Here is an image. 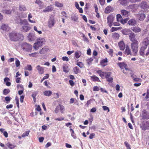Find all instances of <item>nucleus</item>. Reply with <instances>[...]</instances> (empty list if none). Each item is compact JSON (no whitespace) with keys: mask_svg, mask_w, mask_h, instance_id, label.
Segmentation results:
<instances>
[{"mask_svg":"<svg viewBox=\"0 0 149 149\" xmlns=\"http://www.w3.org/2000/svg\"><path fill=\"white\" fill-rule=\"evenodd\" d=\"M97 72L99 74L100 76L102 79H103L104 77H105L106 78H107L108 77H110L111 73L110 72H102L101 70L97 71Z\"/></svg>","mask_w":149,"mask_h":149,"instance_id":"obj_3","label":"nucleus"},{"mask_svg":"<svg viewBox=\"0 0 149 149\" xmlns=\"http://www.w3.org/2000/svg\"><path fill=\"white\" fill-rule=\"evenodd\" d=\"M1 28L4 30H8L9 29L7 24H3L1 26Z\"/></svg>","mask_w":149,"mask_h":149,"instance_id":"obj_37","label":"nucleus"},{"mask_svg":"<svg viewBox=\"0 0 149 149\" xmlns=\"http://www.w3.org/2000/svg\"><path fill=\"white\" fill-rule=\"evenodd\" d=\"M127 19H122L121 23L123 24H124L127 22Z\"/></svg>","mask_w":149,"mask_h":149,"instance_id":"obj_58","label":"nucleus"},{"mask_svg":"<svg viewBox=\"0 0 149 149\" xmlns=\"http://www.w3.org/2000/svg\"><path fill=\"white\" fill-rule=\"evenodd\" d=\"M81 55V52L79 51H76L75 53V57L77 58H79Z\"/></svg>","mask_w":149,"mask_h":149,"instance_id":"obj_34","label":"nucleus"},{"mask_svg":"<svg viewBox=\"0 0 149 149\" xmlns=\"http://www.w3.org/2000/svg\"><path fill=\"white\" fill-rule=\"evenodd\" d=\"M142 129L144 130L149 129V121H146L142 127Z\"/></svg>","mask_w":149,"mask_h":149,"instance_id":"obj_22","label":"nucleus"},{"mask_svg":"<svg viewBox=\"0 0 149 149\" xmlns=\"http://www.w3.org/2000/svg\"><path fill=\"white\" fill-rule=\"evenodd\" d=\"M60 108L61 113H63L65 109L64 107L62 105H60Z\"/></svg>","mask_w":149,"mask_h":149,"instance_id":"obj_54","label":"nucleus"},{"mask_svg":"<svg viewBox=\"0 0 149 149\" xmlns=\"http://www.w3.org/2000/svg\"><path fill=\"white\" fill-rule=\"evenodd\" d=\"M21 25H28L29 24L27 20L26 19H24L23 20H20L19 21Z\"/></svg>","mask_w":149,"mask_h":149,"instance_id":"obj_32","label":"nucleus"},{"mask_svg":"<svg viewBox=\"0 0 149 149\" xmlns=\"http://www.w3.org/2000/svg\"><path fill=\"white\" fill-rule=\"evenodd\" d=\"M118 45L120 50H123L125 47V45L123 41H121L118 43Z\"/></svg>","mask_w":149,"mask_h":149,"instance_id":"obj_16","label":"nucleus"},{"mask_svg":"<svg viewBox=\"0 0 149 149\" xmlns=\"http://www.w3.org/2000/svg\"><path fill=\"white\" fill-rule=\"evenodd\" d=\"M27 16V14L25 13H22L19 14L18 15L17 18L16 17V19L15 18V20L16 22L18 23L20 20L21 18H25Z\"/></svg>","mask_w":149,"mask_h":149,"instance_id":"obj_8","label":"nucleus"},{"mask_svg":"<svg viewBox=\"0 0 149 149\" xmlns=\"http://www.w3.org/2000/svg\"><path fill=\"white\" fill-rule=\"evenodd\" d=\"M146 99H148L149 98V89L147 91V93L146 95Z\"/></svg>","mask_w":149,"mask_h":149,"instance_id":"obj_64","label":"nucleus"},{"mask_svg":"<svg viewBox=\"0 0 149 149\" xmlns=\"http://www.w3.org/2000/svg\"><path fill=\"white\" fill-rule=\"evenodd\" d=\"M125 53L127 54V55H131V54L130 49L128 46L126 47Z\"/></svg>","mask_w":149,"mask_h":149,"instance_id":"obj_28","label":"nucleus"},{"mask_svg":"<svg viewBox=\"0 0 149 149\" xmlns=\"http://www.w3.org/2000/svg\"><path fill=\"white\" fill-rule=\"evenodd\" d=\"M38 53L35 52L31 54H29V56L31 57H36Z\"/></svg>","mask_w":149,"mask_h":149,"instance_id":"obj_51","label":"nucleus"},{"mask_svg":"<svg viewBox=\"0 0 149 149\" xmlns=\"http://www.w3.org/2000/svg\"><path fill=\"white\" fill-rule=\"evenodd\" d=\"M102 108L104 110V111L108 110L107 112H109V111H110L108 107H107L106 106H102Z\"/></svg>","mask_w":149,"mask_h":149,"instance_id":"obj_56","label":"nucleus"},{"mask_svg":"<svg viewBox=\"0 0 149 149\" xmlns=\"http://www.w3.org/2000/svg\"><path fill=\"white\" fill-rule=\"evenodd\" d=\"M45 40L43 38H40L37 39V42L34 44L33 47L34 49L37 50L40 47L45 43Z\"/></svg>","mask_w":149,"mask_h":149,"instance_id":"obj_2","label":"nucleus"},{"mask_svg":"<svg viewBox=\"0 0 149 149\" xmlns=\"http://www.w3.org/2000/svg\"><path fill=\"white\" fill-rule=\"evenodd\" d=\"M33 29L34 31L37 32L39 34H42V31H38L37 30V28L36 26H34L33 28Z\"/></svg>","mask_w":149,"mask_h":149,"instance_id":"obj_53","label":"nucleus"},{"mask_svg":"<svg viewBox=\"0 0 149 149\" xmlns=\"http://www.w3.org/2000/svg\"><path fill=\"white\" fill-rule=\"evenodd\" d=\"M137 17L140 20H143L146 17L145 14L142 13L137 15Z\"/></svg>","mask_w":149,"mask_h":149,"instance_id":"obj_18","label":"nucleus"},{"mask_svg":"<svg viewBox=\"0 0 149 149\" xmlns=\"http://www.w3.org/2000/svg\"><path fill=\"white\" fill-rule=\"evenodd\" d=\"M125 144L126 147L127 148V149H131L130 145L127 142L124 143Z\"/></svg>","mask_w":149,"mask_h":149,"instance_id":"obj_60","label":"nucleus"},{"mask_svg":"<svg viewBox=\"0 0 149 149\" xmlns=\"http://www.w3.org/2000/svg\"><path fill=\"white\" fill-rule=\"evenodd\" d=\"M53 9V8L51 6H48L43 10V12H48L51 11Z\"/></svg>","mask_w":149,"mask_h":149,"instance_id":"obj_23","label":"nucleus"},{"mask_svg":"<svg viewBox=\"0 0 149 149\" xmlns=\"http://www.w3.org/2000/svg\"><path fill=\"white\" fill-rule=\"evenodd\" d=\"M146 46H143L141 47L139 53L141 56H143L145 54V50L146 48Z\"/></svg>","mask_w":149,"mask_h":149,"instance_id":"obj_15","label":"nucleus"},{"mask_svg":"<svg viewBox=\"0 0 149 149\" xmlns=\"http://www.w3.org/2000/svg\"><path fill=\"white\" fill-rule=\"evenodd\" d=\"M141 8L145 10L149 8V4H147V3L145 1H143L140 4Z\"/></svg>","mask_w":149,"mask_h":149,"instance_id":"obj_11","label":"nucleus"},{"mask_svg":"<svg viewBox=\"0 0 149 149\" xmlns=\"http://www.w3.org/2000/svg\"><path fill=\"white\" fill-rule=\"evenodd\" d=\"M55 6L58 7H61L63 6V4L58 2H56L55 4Z\"/></svg>","mask_w":149,"mask_h":149,"instance_id":"obj_45","label":"nucleus"},{"mask_svg":"<svg viewBox=\"0 0 149 149\" xmlns=\"http://www.w3.org/2000/svg\"><path fill=\"white\" fill-rule=\"evenodd\" d=\"M136 22L134 19H131L128 22V24L130 26H135L136 24Z\"/></svg>","mask_w":149,"mask_h":149,"instance_id":"obj_17","label":"nucleus"},{"mask_svg":"<svg viewBox=\"0 0 149 149\" xmlns=\"http://www.w3.org/2000/svg\"><path fill=\"white\" fill-rule=\"evenodd\" d=\"M131 31L129 29H125L123 30V33L125 35H128L130 34V33Z\"/></svg>","mask_w":149,"mask_h":149,"instance_id":"obj_27","label":"nucleus"},{"mask_svg":"<svg viewBox=\"0 0 149 149\" xmlns=\"http://www.w3.org/2000/svg\"><path fill=\"white\" fill-rule=\"evenodd\" d=\"M10 39L14 41H16L19 39L22 40L23 36L22 35L18 33H13L9 35Z\"/></svg>","mask_w":149,"mask_h":149,"instance_id":"obj_1","label":"nucleus"},{"mask_svg":"<svg viewBox=\"0 0 149 149\" xmlns=\"http://www.w3.org/2000/svg\"><path fill=\"white\" fill-rule=\"evenodd\" d=\"M63 71L66 73H67L69 72L68 67L67 65H64L63 66Z\"/></svg>","mask_w":149,"mask_h":149,"instance_id":"obj_40","label":"nucleus"},{"mask_svg":"<svg viewBox=\"0 0 149 149\" xmlns=\"http://www.w3.org/2000/svg\"><path fill=\"white\" fill-rule=\"evenodd\" d=\"M25 69L29 71H31L32 70V68L31 66L30 65H27V66L25 68Z\"/></svg>","mask_w":149,"mask_h":149,"instance_id":"obj_47","label":"nucleus"},{"mask_svg":"<svg viewBox=\"0 0 149 149\" xmlns=\"http://www.w3.org/2000/svg\"><path fill=\"white\" fill-rule=\"evenodd\" d=\"M118 2L122 5L125 6L127 3V0H118Z\"/></svg>","mask_w":149,"mask_h":149,"instance_id":"obj_24","label":"nucleus"},{"mask_svg":"<svg viewBox=\"0 0 149 149\" xmlns=\"http://www.w3.org/2000/svg\"><path fill=\"white\" fill-rule=\"evenodd\" d=\"M107 62V58H106L101 60L100 62V64L102 66L104 67L107 65V64H105V63H106Z\"/></svg>","mask_w":149,"mask_h":149,"instance_id":"obj_29","label":"nucleus"},{"mask_svg":"<svg viewBox=\"0 0 149 149\" xmlns=\"http://www.w3.org/2000/svg\"><path fill=\"white\" fill-rule=\"evenodd\" d=\"M121 14L123 16L125 17H127L129 16L130 12H129L125 10H122L121 11Z\"/></svg>","mask_w":149,"mask_h":149,"instance_id":"obj_13","label":"nucleus"},{"mask_svg":"<svg viewBox=\"0 0 149 149\" xmlns=\"http://www.w3.org/2000/svg\"><path fill=\"white\" fill-rule=\"evenodd\" d=\"M55 24L54 19L53 18L50 17L48 21V26L49 28L53 27Z\"/></svg>","mask_w":149,"mask_h":149,"instance_id":"obj_10","label":"nucleus"},{"mask_svg":"<svg viewBox=\"0 0 149 149\" xmlns=\"http://www.w3.org/2000/svg\"><path fill=\"white\" fill-rule=\"evenodd\" d=\"M29 131H26L22 135V137H24L26 136H28L29 134Z\"/></svg>","mask_w":149,"mask_h":149,"instance_id":"obj_42","label":"nucleus"},{"mask_svg":"<svg viewBox=\"0 0 149 149\" xmlns=\"http://www.w3.org/2000/svg\"><path fill=\"white\" fill-rule=\"evenodd\" d=\"M70 131L71 132V136L72 137H73L74 138L76 139V136H75V134L74 133V130L72 129H70Z\"/></svg>","mask_w":149,"mask_h":149,"instance_id":"obj_49","label":"nucleus"},{"mask_svg":"<svg viewBox=\"0 0 149 149\" xmlns=\"http://www.w3.org/2000/svg\"><path fill=\"white\" fill-rule=\"evenodd\" d=\"M111 6H109L107 7L105 9L104 12L106 13H108L111 12Z\"/></svg>","mask_w":149,"mask_h":149,"instance_id":"obj_36","label":"nucleus"},{"mask_svg":"<svg viewBox=\"0 0 149 149\" xmlns=\"http://www.w3.org/2000/svg\"><path fill=\"white\" fill-rule=\"evenodd\" d=\"M93 61V59L90 58L88 59L87 60V63L88 64L90 65L92 61Z\"/></svg>","mask_w":149,"mask_h":149,"instance_id":"obj_57","label":"nucleus"},{"mask_svg":"<svg viewBox=\"0 0 149 149\" xmlns=\"http://www.w3.org/2000/svg\"><path fill=\"white\" fill-rule=\"evenodd\" d=\"M22 31L25 32H26L30 29V27L27 25H24L22 26Z\"/></svg>","mask_w":149,"mask_h":149,"instance_id":"obj_25","label":"nucleus"},{"mask_svg":"<svg viewBox=\"0 0 149 149\" xmlns=\"http://www.w3.org/2000/svg\"><path fill=\"white\" fill-rule=\"evenodd\" d=\"M74 103L75 104L78 105L79 103L76 99L74 98H71L70 101V103L72 104Z\"/></svg>","mask_w":149,"mask_h":149,"instance_id":"obj_26","label":"nucleus"},{"mask_svg":"<svg viewBox=\"0 0 149 149\" xmlns=\"http://www.w3.org/2000/svg\"><path fill=\"white\" fill-rule=\"evenodd\" d=\"M112 36L116 39H118L119 37V35L118 34L115 33L113 34Z\"/></svg>","mask_w":149,"mask_h":149,"instance_id":"obj_46","label":"nucleus"},{"mask_svg":"<svg viewBox=\"0 0 149 149\" xmlns=\"http://www.w3.org/2000/svg\"><path fill=\"white\" fill-rule=\"evenodd\" d=\"M6 145L10 149H13L15 148V146L12 144L10 143H7Z\"/></svg>","mask_w":149,"mask_h":149,"instance_id":"obj_44","label":"nucleus"},{"mask_svg":"<svg viewBox=\"0 0 149 149\" xmlns=\"http://www.w3.org/2000/svg\"><path fill=\"white\" fill-rule=\"evenodd\" d=\"M142 116L145 119L149 118V113L145 110H144L142 112Z\"/></svg>","mask_w":149,"mask_h":149,"instance_id":"obj_14","label":"nucleus"},{"mask_svg":"<svg viewBox=\"0 0 149 149\" xmlns=\"http://www.w3.org/2000/svg\"><path fill=\"white\" fill-rule=\"evenodd\" d=\"M37 38L34 33H31L29 34L27 36L28 40L29 41H32L35 40Z\"/></svg>","mask_w":149,"mask_h":149,"instance_id":"obj_7","label":"nucleus"},{"mask_svg":"<svg viewBox=\"0 0 149 149\" xmlns=\"http://www.w3.org/2000/svg\"><path fill=\"white\" fill-rule=\"evenodd\" d=\"M38 92L37 91H36L33 92V94L32 95V97H36L37 95L38 94Z\"/></svg>","mask_w":149,"mask_h":149,"instance_id":"obj_55","label":"nucleus"},{"mask_svg":"<svg viewBox=\"0 0 149 149\" xmlns=\"http://www.w3.org/2000/svg\"><path fill=\"white\" fill-rule=\"evenodd\" d=\"M19 10L21 11H26L27 10L26 6L24 5L20 4L19 8Z\"/></svg>","mask_w":149,"mask_h":149,"instance_id":"obj_20","label":"nucleus"},{"mask_svg":"<svg viewBox=\"0 0 149 149\" xmlns=\"http://www.w3.org/2000/svg\"><path fill=\"white\" fill-rule=\"evenodd\" d=\"M91 79L94 81H97L98 82H100L99 78L97 77L94 75L91 77Z\"/></svg>","mask_w":149,"mask_h":149,"instance_id":"obj_38","label":"nucleus"},{"mask_svg":"<svg viewBox=\"0 0 149 149\" xmlns=\"http://www.w3.org/2000/svg\"><path fill=\"white\" fill-rule=\"evenodd\" d=\"M39 53L41 54H44L46 53V52L42 48L40 51Z\"/></svg>","mask_w":149,"mask_h":149,"instance_id":"obj_59","label":"nucleus"},{"mask_svg":"<svg viewBox=\"0 0 149 149\" xmlns=\"http://www.w3.org/2000/svg\"><path fill=\"white\" fill-rule=\"evenodd\" d=\"M15 65L17 67H19L20 65L19 61L16 58L15 59Z\"/></svg>","mask_w":149,"mask_h":149,"instance_id":"obj_50","label":"nucleus"},{"mask_svg":"<svg viewBox=\"0 0 149 149\" xmlns=\"http://www.w3.org/2000/svg\"><path fill=\"white\" fill-rule=\"evenodd\" d=\"M62 59L64 61H69V58L66 56H64L62 57Z\"/></svg>","mask_w":149,"mask_h":149,"instance_id":"obj_63","label":"nucleus"},{"mask_svg":"<svg viewBox=\"0 0 149 149\" xmlns=\"http://www.w3.org/2000/svg\"><path fill=\"white\" fill-rule=\"evenodd\" d=\"M36 68L39 74H42L44 73V68L43 67H41L40 65H38L36 66Z\"/></svg>","mask_w":149,"mask_h":149,"instance_id":"obj_12","label":"nucleus"},{"mask_svg":"<svg viewBox=\"0 0 149 149\" xmlns=\"http://www.w3.org/2000/svg\"><path fill=\"white\" fill-rule=\"evenodd\" d=\"M44 94L46 96H50L52 94V92L50 91H46L43 92Z\"/></svg>","mask_w":149,"mask_h":149,"instance_id":"obj_33","label":"nucleus"},{"mask_svg":"<svg viewBox=\"0 0 149 149\" xmlns=\"http://www.w3.org/2000/svg\"><path fill=\"white\" fill-rule=\"evenodd\" d=\"M113 19L114 17L112 15H110L107 17V23L110 27H111L112 25V23L113 21Z\"/></svg>","mask_w":149,"mask_h":149,"instance_id":"obj_9","label":"nucleus"},{"mask_svg":"<svg viewBox=\"0 0 149 149\" xmlns=\"http://www.w3.org/2000/svg\"><path fill=\"white\" fill-rule=\"evenodd\" d=\"M118 65L119 67L121 69L125 68L126 70H128V68H126L127 65L124 62L120 63H118Z\"/></svg>","mask_w":149,"mask_h":149,"instance_id":"obj_19","label":"nucleus"},{"mask_svg":"<svg viewBox=\"0 0 149 149\" xmlns=\"http://www.w3.org/2000/svg\"><path fill=\"white\" fill-rule=\"evenodd\" d=\"M122 29V28L121 27H112L111 31L112 32H114V31H117L118 30H120Z\"/></svg>","mask_w":149,"mask_h":149,"instance_id":"obj_41","label":"nucleus"},{"mask_svg":"<svg viewBox=\"0 0 149 149\" xmlns=\"http://www.w3.org/2000/svg\"><path fill=\"white\" fill-rule=\"evenodd\" d=\"M107 79V81L109 82H112L113 81V78L112 77H108Z\"/></svg>","mask_w":149,"mask_h":149,"instance_id":"obj_61","label":"nucleus"},{"mask_svg":"<svg viewBox=\"0 0 149 149\" xmlns=\"http://www.w3.org/2000/svg\"><path fill=\"white\" fill-rule=\"evenodd\" d=\"M78 66L81 68L84 66V64L82 62H78L77 64Z\"/></svg>","mask_w":149,"mask_h":149,"instance_id":"obj_52","label":"nucleus"},{"mask_svg":"<svg viewBox=\"0 0 149 149\" xmlns=\"http://www.w3.org/2000/svg\"><path fill=\"white\" fill-rule=\"evenodd\" d=\"M22 48L24 51L29 52L31 50L32 46L31 45L25 43L22 45Z\"/></svg>","mask_w":149,"mask_h":149,"instance_id":"obj_4","label":"nucleus"},{"mask_svg":"<svg viewBox=\"0 0 149 149\" xmlns=\"http://www.w3.org/2000/svg\"><path fill=\"white\" fill-rule=\"evenodd\" d=\"M99 90V88L97 86H94L93 88V91H97Z\"/></svg>","mask_w":149,"mask_h":149,"instance_id":"obj_62","label":"nucleus"},{"mask_svg":"<svg viewBox=\"0 0 149 149\" xmlns=\"http://www.w3.org/2000/svg\"><path fill=\"white\" fill-rule=\"evenodd\" d=\"M12 10H3L1 12L4 13L6 14H10L11 13Z\"/></svg>","mask_w":149,"mask_h":149,"instance_id":"obj_31","label":"nucleus"},{"mask_svg":"<svg viewBox=\"0 0 149 149\" xmlns=\"http://www.w3.org/2000/svg\"><path fill=\"white\" fill-rule=\"evenodd\" d=\"M73 71L74 72L75 74H78L79 71V68L77 67H75L73 68Z\"/></svg>","mask_w":149,"mask_h":149,"instance_id":"obj_43","label":"nucleus"},{"mask_svg":"<svg viewBox=\"0 0 149 149\" xmlns=\"http://www.w3.org/2000/svg\"><path fill=\"white\" fill-rule=\"evenodd\" d=\"M10 92V90L8 89H5L3 91V94L4 95H6Z\"/></svg>","mask_w":149,"mask_h":149,"instance_id":"obj_48","label":"nucleus"},{"mask_svg":"<svg viewBox=\"0 0 149 149\" xmlns=\"http://www.w3.org/2000/svg\"><path fill=\"white\" fill-rule=\"evenodd\" d=\"M149 41L148 38H146L144 39L142 43L144 45V46H146V47H147V46L149 45Z\"/></svg>","mask_w":149,"mask_h":149,"instance_id":"obj_30","label":"nucleus"},{"mask_svg":"<svg viewBox=\"0 0 149 149\" xmlns=\"http://www.w3.org/2000/svg\"><path fill=\"white\" fill-rule=\"evenodd\" d=\"M139 42H132L131 44V48L132 51L135 54H136L138 51V44Z\"/></svg>","mask_w":149,"mask_h":149,"instance_id":"obj_6","label":"nucleus"},{"mask_svg":"<svg viewBox=\"0 0 149 149\" xmlns=\"http://www.w3.org/2000/svg\"><path fill=\"white\" fill-rule=\"evenodd\" d=\"M135 33H138L141 31V29L138 27H134L131 29Z\"/></svg>","mask_w":149,"mask_h":149,"instance_id":"obj_39","label":"nucleus"},{"mask_svg":"<svg viewBox=\"0 0 149 149\" xmlns=\"http://www.w3.org/2000/svg\"><path fill=\"white\" fill-rule=\"evenodd\" d=\"M136 35L132 32L130 33L129 35V38L130 40L132 42H138L137 40L138 39V38L136 36Z\"/></svg>","mask_w":149,"mask_h":149,"instance_id":"obj_5","label":"nucleus"},{"mask_svg":"<svg viewBox=\"0 0 149 149\" xmlns=\"http://www.w3.org/2000/svg\"><path fill=\"white\" fill-rule=\"evenodd\" d=\"M71 18V20L74 22H77L78 19L77 16L74 14L72 15Z\"/></svg>","mask_w":149,"mask_h":149,"instance_id":"obj_35","label":"nucleus"},{"mask_svg":"<svg viewBox=\"0 0 149 149\" xmlns=\"http://www.w3.org/2000/svg\"><path fill=\"white\" fill-rule=\"evenodd\" d=\"M33 16L32 14L31 13H29L28 15V19L29 22L32 23H35L36 22L35 20H31V19L32 18Z\"/></svg>","mask_w":149,"mask_h":149,"instance_id":"obj_21","label":"nucleus"}]
</instances>
